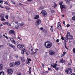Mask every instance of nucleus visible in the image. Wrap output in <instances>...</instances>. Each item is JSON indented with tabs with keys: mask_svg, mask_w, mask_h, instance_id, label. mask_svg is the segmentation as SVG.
Wrapping results in <instances>:
<instances>
[{
	"mask_svg": "<svg viewBox=\"0 0 75 75\" xmlns=\"http://www.w3.org/2000/svg\"><path fill=\"white\" fill-rule=\"evenodd\" d=\"M45 46L47 48H50L52 47V42H50L47 41L45 44Z\"/></svg>",
	"mask_w": 75,
	"mask_h": 75,
	"instance_id": "f257e3e1",
	"label": "nucleus"
},
{
	"mask_svg": "<svg viewBox=\"0 0 75 75\" xmlns=\"http://www.w3.org/2000/svg\"><path fill=\"white\" fill-rule=\"evenodd\" d=\"M65 72L67 74H71L72 73V70L70 68H69L65 70Z\"/></svg>",
	"mask_w": 75,
	"mask_h": 75,
	"instance_id": "f03ea898",
	"label": "nucleus"
},
{
	"mask_svg": "<svg viewBox=\"0 0 75 75\" xmlns=\"http://www.w3.org/2000/svg\"><path fill=\"white\" fill-rule=\"evenodd\" d=\"M24 52L25 53L26 55H29L28 51H27V50H26V49H25V48L22 49L21 54H24Z\"/></svg>",
	"mask_w": 75,
	"mask_h": 75,
	"instance_id": "7ed1b4c3",
	"label": "nucleus"
},
{
	"mask_svg": "<svg viewBox=\"0 0 75 75\" xmlns=\"http://www.w3.org/2000/svg\"><path fill=\"white\" fill-rule=\"evenodd\" d=\"M40 13L42 14L44 17H46L47 16V12L44 10L42 11Z\"/></svg>",
	"mask_w": 75,
	"mask_h": 75,
	"instance_id": "20e7f679",
	"label": "nucleus"
},
{
	"mask_svg": "<svg viewBox=\"0 0 75 75\" xmlns=\"http://www.w3.org/2000/svg\"><path fill=\"white\" fill-rule=\"evenodd\" d=\"M41 21L40 19H37V20L36 21L35 23L36 25L37 26L38 25H40V23H41Z\"/></svg>",
	"mask_w": 75,
	"mask_h": 75,
	"instance_id": "39448f33",
	"label": "nucleus"
},
{
	"mask_svg": "<svg viewBox=\"0 0 75 75\" xmlns=\"http://www.w3.org/2000/svg\"><path fill=\"white\" fill-rule=\"evenodd\" d=\"M7 45H9V46H10V47L12 48H13V49H15V46H14L13 44L10 43H8L7 44Z\"/></svg>",
	"mask_w": 75,
	"mask_h": 75,
	"instance_id": "423d86ee",
	"label": "nucleus"
},
{
	"mask_svg": "<svg viewBox=\"0 0 75 75\" xmlns=\"http://www.w3.org/2000/svg\"><path fill=\"white\" fill-rule=\"evenodd\" d=\"M57 28L59 30L61 29V23L60 22H58L57 23Z\"/></svg>",
	"mask_w": 75,
	"mask_h": 75,
	"instance_id": "0eeeda50",
	"label": "nucleus"
},
{
	"mask_svg": "<svg viewBox=\"0 0 75 75\" xmlns=\"http://www.w3.org/2000/svg\"><path fill=\"white\" fill-rule=\"evenodd\" d=\"M23 47H24V46L23 44H20L17 45V47L18 48H23Z\"/></svg>",
	"mask_w": 75,
	"mask_h": 75,
	"instance_id": "6e6552de",
	"label": "nucleus"
},
{
	"mask_svg": "<svg viewBox=\"0 0 75 75\" xmlns=\"http://www.w3.org/2000/svg\"><path fill=\"white\" fill-rule=\"evenodd\" d=\"M49 54L50 55H54L55 54V52L52 50H50L49 52Z\"/></svg>",
	"mask_w": 75,
	"mask_h": 75,
	"instance_id": "1a4fd4ad",
	"label": "nucleus"
},
{
	"mask_svg": "<svg viewBox=\"0 0 75 75\" xmlns=\"http://www.w3.org/2000/svg\"><path fill=\"white\" fill-rule=\"evenodd\" d=\"M1 21H5L6 20L4 18V17H5V15L4 14H3L1 16Z\"/></svg>",
	"mask_w": 75,
	"mask_h": 75,
	"instance_id": "9d476101",
	"label": "nucleus"
},
{
	"mask_svg": "<svg viewBox=\"0 0 75 75\" xmlns=\"http://www.w3.org/2000/svg\"><path fill=\"white\" fill-rule=\"evenodd\" d=\"M7 72L8 74L11 75L13 73V70L11 69H9L7 70Z\"/></svg>",
	"mask_w": 75,
	"mask_h": 75,
	"instance_id": "9b49d317",
	"label": "nucleus"
},
{
	"mask_svg": "<svg viewBox=\"0 0 75 75\" xmlns=\"http://www.w3.org/2000/svg\"><path fill=\"white\" fill-rule=\"evenodd\" d=\"M16 32L13 30H11L9 31V34H13V35H15Z\"/></svg>",
	"mask_w": 75,
	"mask_h": 75,
	"instance_id": "f8f14e48",
	"label": "nucleus"
},
{
	"mask_svg": "<svg viewBox=\"0 0 75 75\" xmlns=\"http://www.w3.org/2000/svg\"><path fill=\"white\" fill-rule=\"evenodd\" d=\"M29 53H32V54L33 53V48L32 47V46H31L30 48H29Z\"/></svg>",
	"mask_w": 75,
	"mask_h": 75,
	"instance_id": "ddd939ff",
	"label": "nucleus"
},
{
	"mask_svg": "<svg viewBox=\"0 0 75 75\" xmlns=\"http://www.w3.org/2000/svg\"><path fill=\"white\" fill-rule=\"evenodd\" d=\"M9 38L12 42L13 44H16V42L15 41V40H14V38Z\"/></svg>",
	"mask_w": 75,
	"mask_h": 75,
	"instance_id": "4468645a",
	"label": "nucleus"
},
{
	"mask_svg": "<svg viewBox=\"0 0 75 75\" xmlns=\"http://www.w3.org/2000/svg\"><path fill=\"white\" fill-rule=\"evenodd\" d=\"M60 8L61 10V11H62L63 10V8H67V6H65V5H62V6H60Z\"/></svg>",
	"mask_w": 75,
	"mask_h": 75,
	"instance_id": "2eb2a0df",
	"label": "nucleus"
},
{
	"mask_svg": "<svg viewBox=\"0 0 75 75\" xmlns=\"http://www.w3.org/2000/svg\"><path fill=\"white\" fill-rule=\"evenodd\" d=\"M60 62L61 63H64V62H65V60H64L63 58L61 59L60 60Z\"/></svg>",
	"mask_w": 75,
	"mask_h": 75,
	"instance_id": "dca6fc26",
	"label": "nucleus"
},
{
	"mask_svg": "<svg viewBox=\"0 0 75 75\" xmlns=\"http://www.w3.org/2000/svg\"><path fill=\"white\" fill-rule=\"evenodd\" d=\"M21 62L20 61H18L17 62H16L15 65H19L20 64Z\"/></svg>",
	"mask_w": 75,
	"mask_h": 75,
	"instance_id": "f3484780",
	"label": "nucleus"
},
{
	"mask_svg": "<svg viewBox=\"0 0 75 75\" xmlns=\"http://www.w3.org/2000/svg\"><path fill=\"white\" fill-rule=\"evenodd\" d=\"M67 35H66V38L67 39V40H69V38H68V37L69 36V35H70V32H67Z\"/></svg>",
	"mask_w": 75,
	"mask_h": 75,
	"instance_id": "a211bd4d",
	"label": "nucleus"
},
{
	"mask_svg": "<svg viewBox=\"0 0 75 75\" xmlns=\"http://www.w3.org/2000/svg\"><path fill=\"white\" fill-rule=\"evenodd\" d=\"M15 65V63H14V62L11 63L10 64V67H13Z\"/></svg>",
	"mask_w": 75,
	"mask_h": 75,
	"instance_id": "6ab92c4d",
	"label": "nucleus"
},
{
	"mask_svg": "<svg viewBox=\"0 0 75 75\" xmlns=\"http://www.w3.org/2000/svg\"><path fill=\"white\" fill-rule=\"evenodd\" d=\"M19 27H20V24H18L16 25L15 27V28L16 29H17L18 28H19Z\"/></svg>",
	"mask_w": 75,
	"mask_h": 75,
	"instance_id": "aec40b11",
	"label": "nucleus"
},
{
	"mask_svg": "<svg viewBox=\"0 0 75 75\" xmlns=\"http://www.w3.org/2000/svg\"><path fill=\"white\" fill-rule=\"evenodd\" d=\"M3 68V65L2 64H0V71L2 70V69Z\"/></svg>",
	"mask_w": 75,
	"mask_h": 75,
	"instance_id": "412c9836",
	"label": "nucleus"
},
{
	"mask_svg": "<svg viewBox=\"0 0 75 75\" xmlns=\"http://www.w3.org/2000/svg\"><path fill=\"white\" fill-rule=\"evenodd\" d=\"M39 18V16L38 15H35V17H34L35 20H37V19H38Z\"/></svg>",
	"mask_w": 75,
	"mask_h": 75,
	"instance_id": "4be33fe9",
	"label": "nucleus"
},
{
	"mask_svg": "<svg viewBox=\"0 0 75 75\" xmlns=\"http://www.w3.org/2000/svg\"><path fill=\"white\" fill-rule=\"evenodd\" d=\"M70 62L68 64V66H69V65H71L72 62V61L71 60V59H70Z\"/></svg>",
	"mask_w": 75,
	"mask_h": 75,
	"instance_id": "5701e85b",
	"label": "nucleus"
},
{
	"mask_svg": "<svg viewBox=\"0 0 75 75\" xmlns=\"http://www.w3.org/2000/svg\"><path fill=\"white\" fill-rule=\"evenodd\" d=\"M19 24V25L20 26V27H21V26H23V25H24L25 24L23 22H22L21 23Z\"/></svg>",
	"mask_w": 75,
	"mask_h": 75,
	"instance_id": "b1692460",
	"label": "nucleus"
},
{
	"mask_svg": "<svg viewBox=\"0 0 75 75\" xmlns=\"http://www.w3.org/2000/svg\"><path fill=\"white\" fill-rule=\"evenodd\" d=\"M69 37L70 38H69V40H71L73 39V36H72V35H69Z\"/></svg>",
	"mask_w": 75,
	"mask_h": 75,
	"instance_id": "393cba45",
	"label": "nucleus"
},
{
	"mask_svg": "<svg viewBox=\"0 0 75 75\" xmlns=\"http://www.w3.org/2000/svg\"><path fill=\"white\" fill-rule=\"evenodd\" d=\"M62 3H63V2L62 1H60L59 2V4L60 6V7L62 6Z\"/></svg>",
	"mask_w": 75,
	"mask_h": 75,
	"instance_id": "a878e982",
	"label": "nucleus"
},
{
	"mask_svg": "<svg viewBox=\"0 0 75 75\" xmlns=\"http://www.w3.org/2000/svg\"><path fill=\"white\" fill-rule=\"evenodd\" d=\"M4 75V72L3 71H1L0 72V75Z\"/></svg>",
	"mask_w": 75,
	"mask_h": 75,
	"instance_id": "bb28decb",
	"label": "nucleus"
},
{
	"mask_svg": "<svg viewBox=\"0 0 75 75\" xmlns=\"http://www.w3.org/2000/svg\"><path fill=\"white\" fill-rule=\"evenodd\" d=\"M6 24L8 25H9V26H11V23L8 22H7Z\"/></svg>",
	"mask_w": 75,
	"mask_h": 75,
	"instance_id": "cd10ccee",
	"label": "nucleus"
},
{
	"mask_svg": "<svg viewBox=\"0 0 75 75\" xmlns=\"http://www.w3.org/2000/svg\"><path fill=\"white\" fill-rule=\"evenodd\" d=\"M5 8H6V10H10V8L7 6H6Z\"/></svg>",
	"mask_w": 75,
	"mask_h": 75,
	"instance_id": "c85d7f7f",
	"label": "nucleus"
},
{
	"mask_svg": "<svg viewBox=\"0 0 75 75\" xmlns=\"http://www.w3.org/2000/svg\"><path fill=\"white\" fill-rule=\"evenodd\" d=\"M57 64H55L54 65V67H53V68H55L56 67H57Z\"/></svg>",
	"mask_w": 75,
	"mask_h": 75,
	"instance_id": "c756f323",
	"label": "nucleus"
},
{
	"mask_svg": "<svg viewBox=\"0 0 75 75\" xmlns=\"http://www.w3.org/2000/svg\"><path fill=\"white\" fill-rule=\"evenodd\" d=\"M38 51V49H37L35 50V52L33 53L34 54H35V53H37V51Z\"/></svg>",
	"mask_w": 75,
	"mask_h": 75,
	"instance_id": "7c9ffc66",
	"label": "nucleus"
},
{
	"mask_svg": "<svg viewBox=\"0 0 75 75\" xmlns=\"http://www.w3.org/2000/svg\"><path fill=\"white\" fill-rule=\"evenodd\" d=\"M73 52L75 54V48H74L73 49Z\"/></svg>",
	"mask_w": 75,
	"mask_h": 75,
	"instance_id": "2f4dec72",
	"label": "nucleus"
},
{
	"mask_svg": "<svg viewBox=\"0 0 75 75\" xmlns=\"http://www.w3.org/2000/svg\"><path fill=\"white\" fill-rule=\"evenodd\" d=\"M72 19L73 20H74V21H75V16L72 18Z\"/></svg>",
	"mask_w": 75,
	"mask_h": 75,
	"instance_id": "473e14b6",
	"label": "nucleus"
},
{
	"mask_svg": "<svg viewBox=\"0 0 75 75\" xmlns=\"http://www.w3.org/2000/svg\"><path fill=\"white\" fill-rule=\"evenodd\" d=\"M21 61L22 62H25V60L24 59L21 58Z\"/></svg>",
	"mask_w": 75,
	"mask_h": 75,
	"instance_id": "72a5a7b5",
	"label": "nucleus"
},
{
	"mask_svg": "<svg viewBox=\"0 0 75 75\" xmlns=\"http://www.w3.org/2000/svg\"><path fill=\"white\" fill-rule=\"evenodd\" d=\"M55 69L56 71H58V70H59V67H55Z\"/></svg>",
	"mask_w": 75,
	"mask_h": 75,
	"instance_id": "f704fd0d",
	"label": "nucleus"
},
{
	"mask_svg": "<svg viewBox=\"0 0 75 75\" xmlns=\"http://www.w3.org/2000/svg\"><path fill=\"white\" fill-rule=\"evenodd\" d=\"M65 48H66V49H67V51H68V48H67V45H65Z\"/></svg>",
	"mask_w": 75,
	"mask_h": 75,
	"instance_id": "c9c22d12",
	"label": "nucleus"
},
{
	"mask_svg": "<svg viewBox=\"0 0 75 75\" xmlns=\"http://www.w3.org/2000/svg\"><path fill=\"white\" fill-rule=\"evenodd\" d=\"M70 26V25H69V24H68L67 25V27H69Z\"/></svg>",
	"mask_w": 75,
	"mask_h": 75,
	"instance_id": "e433bc0d",
	"label": "nucleus"
},
{
	"mask_svg": "<svg viewBox=\"0 0 75 75\" xmlns=\"http://www.w3.org/2000/svg\"><path fill=\"white\" fill-rule=\"evenodd\" d=\"M54 6H56V7L57 6H58V5L56 4V3L55 2L54 3Z\"/></svg>",
	"mask_w": 75,
	"mask_h": 75,
	"instance_id": "4c0bfd02",
	"label": "nucleus"
},
{
	"mask_svg": "<svg viewBox=\"0 0 75 75\" xmlns=\"http://www.w3.org/2000/svg\"><path fill=\"white\" fill-rule=\"evenodd\" d=\"M43 8H44V7L43 6L41 7L40 8V10H42V9H43Z\"/></svg>",
	"mask_w": 75,
	"mask_h": 75,
	"instance_id": "58836bf2",
	"label": "nucleus"
},
{
	"mask_svg": "<svg viewBox=\"0 0 75 75\" xmlns=\"http://www.w3.org/2000/svg\"><path fill=\"white\" fill-rule=\"evenodd\" d=\"M29 74H31V70H30V68H29Z\"/></svg>",
	"mask_w": 75,
	"mask_h": 75,
	"instance_id": "ea45409f",
	"label": "nucleus"
},
{
	"mask_svg": "<svg viewBox=\"0 0 75 75\" xmlns=\"http://www.w3.org/2000/svg\"><path fill=\"white\" fill-rule=\"evenodd\" d=\"M2 5H0V7H1V8H4V7H3Z\"/></svg>",
	"mask_w": 75,
	"mask_h": 75,
	"instance_id": "a19ab883",
	"label": "nucleus"
},
{
	"mask_svg": "<svg viewBox=\"0 0 75 75\" xmlns=\"http://www.w3.org/2000/svg\"><path fill=\"white\" fill-rule=\"evenodd\" d=\"M18 39H20V40H22V38H20V37H19V36H18Z\"/></svg>",
	"mask_w": 75,
	"mask_h": 75,
	"instance_id": "79ce46f5",
	"label": "nucleus"
},
{
	"mask_svg": "<svg viewBox=\"0 0 75 75\" xmlns=\"http://www.w3.org/2000/svg\"><path fill=\"white\" fill-rule=\"evenodd\" d=\"M17 75H21V73H18L17 74Z\"/></svg>",
	"mask_w": 75,
	"mask_h": 75,
	"instance_id": "37998d69",
	"label": "nucleus"
},
{
	"mask_svg": "<svg viewBox=\"0 0 75 75\" xmlns=\"http://www.w3.org/2000/svg\"><path fill=\"white\" fill-rule=\"evenodd\" d=\"M51 13H54L55 11H54V10H52L51 11Z\"/></svg>",
	"mask_w": 75,
	"mask_h": 75,
	"instance_id": "c03bdc74",
	"label": "nucleus"
},
{
	"mask_svg": "<svg viewBox=\"0 0 75 75\" xmlns=\"http://www.w3.org/2000/svg\"><path fill=\"white\" fill-rule=\"evenodd\" d=\"M59 41V39H57L56 41V42H58Z\"/></svg>",
	"mask_w": 75,
	"mask_h": 75,
	"instance_id": "a18cd8bd",
	"label": "nucleus"
},
{
	"mask_svg": "<svg viewBox=\"0 0 75 75\" xmlns=\"http://www.w3.org/2000/svg\"><path fill=\"white\" fill-rule=\"evenodd\" d=\"M61 39L62 40V41H63V40H64V37H62L61 38Z\"/></svg>",
	"mask_w": 75,
	"mask_h": 75,
	"instance_id": "49530a36",
	"label": "nucleus"
},
{
	"mask_svg": "<svg viewBox=\"0 0 75 75\" xmlns=\"http://www.w3.org/2000/svg\"><path fill=\"white\" fill-rule=\"evenodd\" d=\"M8 16H6V19H8Z\"/></svg>",
	"mask_w": 75,
	"mask_h": 75,
	"instance_id": "de8ad7c7",
	"label": "nucleus"
},
{
	"mask_svg": "<svg viewBox=\"0 0 75 75\" xmlns=\"http://www.w3.org/2000/svg\"><path fill=\"white\" fill-rule=\"evenodd\" d=\"M3 1L1 0H0V3H3Z\"/></svg>",
	"mask_w": 75,
	"mask_h": 75,
	"instance_id": "09e8293b",
	"label": "nucleus"
},
{
	"mask_svg": "<svg viewBox=\"0 0 75 75\" xmlns=\"http://www.w3.org/2000/svg\"><path fill=\"white\" fill-rule=\"evenodd\" d=\"M2 38V36L1 35V34H0V39H1Z\"/></svg>",
	"mask_w": 75,
	"mask_h": 75,
	"instance_id": "8fccbe9b",
	"label": "nucleus"
},
{
	"mask_svg": "<svg viewBox=\"0 0 75 75\" xmlns=\"http://www.w3.org/2000/svg\"><path fill=\"white\" fill-rule=\"evenodd\" d=\"M28 61H31V60L30 59H29L28 60Z\"/></svg>",
	"mask_w": 75,
	"mask_h": 75,
	"instance_id": "3c124183",
	"label": "nucleus"
},
{
	"mask_svg": "<svg viewBox=\"0 0 75 75\" xmlns=\"http://www.w3.org/2000/svg\"><path fill=\"white\" fill-rule=\"evenodd\" d=\"M66 54V52H63V55H65V54Z\"/></svg>",
	"mask_w": 75,
	"mask_h": 75,
	"instance_id": "603ef678",
	"label": "nucleus"
},
{
	"mask_svg": "<svg viewBox=\"0 0 75 75\" xmlns=\"http://www.w3.org/2000/svg\"><path fill=\"white\" fill-rule=\"evenodd\" d=\"M4 25H6V24H7V22H5L3 23Z\"/></svg>",
	"mask_w": 75,
	"mask_h": 75,
	"instance_id": "864d4df0",
	"label": "nucleus"
},
{
	"mask_svg": "<svg viewBox=\"0 0 75 75\" xmlns=\"http://www.w3.org/2000/svg\"><path fill=\"white\" fill-rule=\"evenodd\" d=\"M50 30L51 31H53L54 29L52 28H51Z\"/></svg>",
	"mask_w": 75,
	"mask_h": 75,
	"instance_id": "5fc2aeb1",
	"label": "nucleus"
},
{
	"mask_svg": "<svg viewBox=\"0 0 75 75\" xmlns=\"http://www.w3.org/2000/svg\"><path fill=\"white\" fill-rule=\"evenodd\" d=\"M5 37L7 39H8V37H7V36H5Z\"/></svg>",
	"mask_w": 75,
	"mask_h": 75,
	"instance_id": "6e6d98bb",
	"label": "nucleus"
},
{
	"mask_svg": "<svg viewBox=\"0 0 75 75\" xmlns=\"http://www.w3.org/2000/svg\"><path fill=\"white\" fill-rule=\"evenodd\" d=\"M63 23L64 25H65V21H63Z\"/></svg>",
	"mask_w": 75,
	"mask_h": 75,
	"instance_id": "4d7b16f0",
	"label": "nucleus"
},
{
	"mask_svg": "<svg viewBox=\"0 0 75 75\" xmlns=\"http://www.w3.org/2000/svg\"><path fill=\"white\" fill-rule=\"evenodd\" d=\"M56 6H55L54 5L52 6V7H54V8H55L56 7Z\"/></svg>",
	"mask_w": 75,
	"mask_h": 75,
	"instance_id": "13d9d810",
	"label": "nucleus"
},
{
	"mask_svg": "<svg viewBox=\"0 0 75 75\" xmlns=\"http://www.w3.org/2000/svg\"><path fill=\"white\" fill-rule=\"evenodd\" d=\"M54 65H51V68H52V67H53V68H54Z\"/></svg>",
	"mask_w": 75,
	"mask_h": 75,
	"instance_id": "bf43d9fd",
	"label": "nucleus"
},
{
	"mask_svg": "<svg viewBox=\"0 0 75 75\" xmlns=\"http://www.w3.org/2000/svg\"><path fill=\"white\" fill-rule=\"evenodd\" d=\"M7 1H6L5 3L4 4H7Z\"/></svg>",
	"mask_w": 75,
	"mask_h": 75,
	"instance_id": "052dcab7",
	"label": "nucleus"
},
{
	"mask_svg": "<svg viewBox=\"0 0 75 75\" xmlns=\"http://www.w3.org/2000/svg\"><path fill=\"white\" fill-rule=\"evenodd\" d=\"M48 69L49 70V71H50V70H51V68H49V67H48Z\"/></svg>",
	"mask_w": 75,
	"mask_h": 75,
	"instance_id": "680f3d73",
	"label": "nucleus"
},
{
	"mask_svg": "<svg viewBox=\"0 0 75 75\" xmlns=\"http://www.w3.org/2000/svg\"><path fill=\"white\" fill-rule=\"evenodd\" d=\"M64 45H66V42H64Z\"/></svg>",
	"mask_w": 75,
	"mask_h": 75,
	"instance_id": "e2e57ef3",
	"label": "nucleus"
},
{
	"mask_svg": "<svg viewBox=\"0 0 75 75\" xmlns=\"http://www.w3.org/2000/svg\"><path fill=\"white\" fill-rule=\"evenodd\" d=\"M42 67H44V64L42 63Z\"/></svg>",
	"mask_w": 75,
	"mask_h": 75,
	"instance_id": "0e129e2a",
	"label": "nucleus"
},
{
	"mask_svg": "<svg viewBox=\"0 0 75 75\" xmlns=\"http://www.w3.org/2000/svg\"><path fill=\"white\" fill-rule=\"evenodd\" d=\"M40 29L41 30H43V28H40Z\"/></svg>",
	"mask_w": 75,
	"mask_h": 75,
	"instance_id": "69168bd1",
	"label": "nucleus"
},
{
	"mask_svg": "<svg viewBox=\"0 0 75 75\" xmlns=\"http://www.w3.org/2000/svg\"><path fill=\"white\" fill-rule=\"evenodd\" d=\"M71 75H75V73H72L71 74Z\"/></svg>",
	"mask_w": 75,
	"mask_h": 75,
	"instance_id": "338daca9",
	"label": "nucleus"
},
{
	"mask_svg": "<svg viewBox=\"0 0 75 75\" xmlns=\"http://www.w3.org/2000/svg\"><path fill=\"white\" fill-rule=\"evenodd\" d=\"M73 43L75 44V40L73 41Z\"/></svg>",
	"mask_w": 75,
	"mask_h": 75,
	"instance_id": "774afa93",
	"label": "nucleus"
}]
</instances>
